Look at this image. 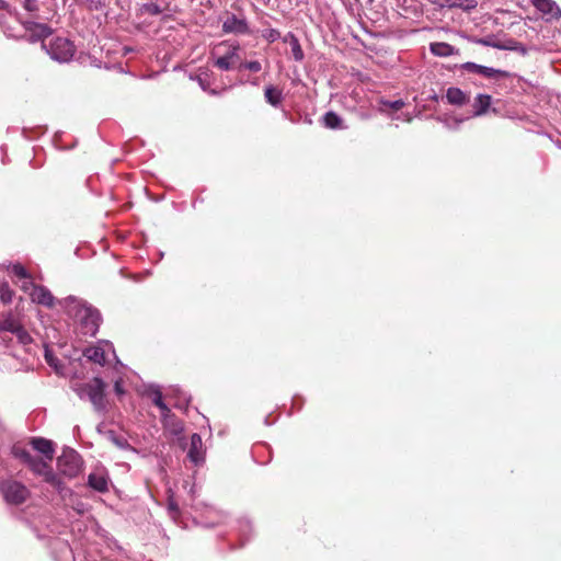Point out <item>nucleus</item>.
Returning a JSON list of instances; mask_svg holds the SVG:
<instances>
[{
	"mask_svg": "<svg viewBox=\"0 0 561 561\" xmlns=\"http://www.w3.org/2000/svg\"><path fill=\"white\" fill-rule=\"evenodd\" d=\"M264 37L268 42L273 43V42L277 41L280 37V33L277 30L270 28V30L265 31Z\"/></svg>",
	"mask_w": 561,
	"mask_h": 561,
	"instance_id": "2f4dec72",
	"label": "nucleus"
},
{
	"mask_svg": "<svg viewBox=\"0 0 561 561\" xmlns=\"http://www.w3.org/2000/svg\"><path fill=\"white\" fill-rule=\"evenodd\" d=\"M53 59L66 62L69 61L76 51V47L72 42L65 37H56L49 45L47 50Z\"/></svg>",
	"mask_w": 561,
	"mask_h": 561,
	"instance_id": "20e7f679",
	"label": "nucleus"
},
{
	"mask_svg": "<svg viewBox=\"0 0 561 561\" xmlns=\"http://www.w3.org/2000/svg\"><path fill=\"white\" fill-rule=\"evenodd\" d=\"M45 359L50 367H54L56 371H59V367H61V365H59V359L48 348L45 350Z\"/></svg>",
	"mask_w": 561,
	"mask_h": 561,
	"instance_id": "cd10ccee",
	"label": "nucleus"
},
{
	"mask_svg": "<svg viewBox=\"0 0 561 561\" xmlns=\"http://www.w3.org/2000/svg\"><path fill=\"white\" fill-rule=\"evenodd\" d=\"M106 383L99 377H94L81 387V396L88 397L95 410L103 411L106 408Z\"/></svg>",
	"mask_w": 561,
	"mask_h": 561,
	"instance_id": "f03ea898",
	"label": "nucleus"
},
{
	"mask_svg": "<svg viewBox=\"0 0 561 561\" xmlns=\"http://www.w3.org/2000/svg\"><path fill=\"white\" fill-rule=\"evenodd\" d=\"M169 510H171L173 512H178L179 511L178 504L173 500L169 501Z\"/></svg>",
	"mask_w": 561,
	"mask_h": 561,
	"instance_id": "4c0bfd02",
	"label": "nucleus"
},
{
	"mask_svg": "<svg viewBox=\"0 0 561 561\" xmlns=\"http://www.w3.org/2000/svg\"><path fill=\"white\" fill-rule=\"evenodd\" d=\"M531 4L541 13L542 19L547 22L561 19V8L554 0H531Z\"/></svg>",
	"mask_w": 561,
	"mask_h": 561,
	"instance_id": "0eeeda50",
	"label": "nucleus"
},
{
	"mask_svg": "<svg viewBox=\"0 0 561 561\" xmlns=\"http://www.w3.org/2000/svg\"><path fill=\"white\" fill-rule=\"evenodd\" d=\"M462 69L468 72L479 73L485 78H507L510 77V72L505 70L494 69L481 65H477L474 62H466L462 65Z\"/></svg>",
	"mask_w": 561,
	"mask_h": 561,
	"instance_id": "6e6552de",
	"label": "nucleus"
},
{
	"mask_svg": "<svg viewBox=\"0 0 561 561\" xmlns=\"http://www.w3.org/2000/svg\"><path fill=\"white\" fill-rule=\"evenodd\" d=\"M151 401L157 408L160 409L162 416H168L170 414L171 411L164 403L161 391H153L151 394Z\"/></svg>",
	"mask_w": 561,
	"mask_h": 561,
	"instance_id": "4be33fe9",
	"label": "nucleus"
},
{
	"mask_svg": "<svg viewBox=\"0 0 561 561\" xmlns=\"http://www.w3.org/2000/svg\"><path fill=\"white\" fill-rule=\"evenodd\" d=\"M491 105V95L479 94L473 103L474 115L480 116L486 113Z\"/></svg>",
	"mask_w": 561,
	"mask_h": 561,
	"instance_id": "6ab92c4d",
	"label": "nucleus"
},
{
	"mask_svg": "<svg viewBox=\"0 0 561 561\" xmlns=\"http://www.w3.org/2000/svg\"><path fill=\"white\" fill-rule=\"evenodd\" d=\"M323 124L330 129L342 128V119L335 112L325 113L323 116Z\"/></svg>",
	"mask_w": 561,
	"mask_h": 561,
	"instance_id": "aec40b11",
	"label": "nucleus"
},
{
	"mask_svg": "<svg viewBox=\"0 0 561 561\" xmlns=\"http://www.w3.org/2000/svg\"><path fill=\"white\" fill-rule=\"evenodd\" d=\"M12 455L14 458L19 459L22 463H26L30 460L31 453L20 445H14L12 447Z\"/></svg>",
	"mask_w": 561,
	"mask_h": 561,
	"instance_id": "5701e85b",
	"label": "nucleus"
},
{
	"mask_svg": "<svg viewBox=\"0 0 561 561\" xmlns=\"http://www.w3.org/2000/svg\"><path fill=\"white\" fill-rule=\"evenodd\" d=\"M222 31L225 33L247 34L249 33V26L245 20L239 19L234 14H231L224 22Z\"/></svg>",
	"mask_w": 561,
	"mask_h": 561,
	"instance_id": "9b49d317",
	"label": "nucleus"
},
{
	"mask_svg": "<svg viewBox=\"0 0 561 561\" xmlns=\"http://www.w3.org/2000/svg\"><path fill=\"white\" fill-rule=\"evenodd\" d=\"M36 286L37 284L33 283L31 279H25V282L21 285V289L31 296V294L34 291V287Z\"/></svg>",
	"mask_w": 561,
	"mask_h": 561,
	"instance_id": "473e14b6",
	"label": "nucleus"
},
{
	"mask_svg": "<svg viewBox=\"0 0 561 561\" xmlns=\"http://www.w3.org/2000/svg\"><path fill=\"white\" fill-rule=\"evenodd\" d=\"M114 391L117 396H121L123 394L125 391H124V388H123V385H122V381L121 380H117L114 385Z\"/></svg>",
	"mask_w": 561,
	"mask_h": 561,
	"instance_id": "c9c22d12",
	"label": "nucleus"
},
{
	"mask_svg": "<svg viewBox=\"0 0 561 561\" xmlns=\"http://www.w3.org/2000/svg\"><path fill=\"white\" fill-rule=\"evenodd\" d=\"M188 458L194 463H198L203 460L202 456V437L198 434H193L191 436V445L187 453Z\"/></svg>",
	"mask_w": 561,
	"mask_h": 561,
	"instance_id": "4468645a",
	"label": "nucleus"
},
{
	"mask_svg": "<svg viewBox=\"0 0 561 561\" xmlns=\"http://www.w3.org/2000/svg\"><path fill=\"white\" fill-rule=\"evenodd\" d=\"M264 96H265L266 102L274 107L279 106L284 99L283 91L279 88L274 87V85L265 87Z\"/></svg>",
	"mask_w": 561,
	"mask_h": 561,
	"instance_id": "2eb2a0df",
	"label": "nucleus"
},
{
	"mask_svg": "<svg viewBox=\"0 0 561 561\" xmlns=\"http://www.w3.org/2000/svg\"><path fill=\"white\" fill-rule=\"evenodd\" d=\"M14 296L13 290L10 288V286L7 283H2L0 286V299L3 304H9L12 301Z\"/></svg>",
	"mask_w": 561,
	"mask_h": 561,
	"instance_id": "393cba45",
	"label": "nucleus"
},
{
	"mask_svg": "<svg viewBox=\"0 0 561 561\" xmlns=\"http://www.w3.org/2000/svg\"><path fill=\"white\" fill-rule=\"evenodd\" d=\"M141 10L144 13H147L150 15H158L162 12L160 7L156 3H146L142 5Z\"/></svg>",
	"mask_w": 561,
	"mask_h": 561,
	"instance_id": "c756f323",
	"label": "nucleus"
},
{
	"mask_svg": "<svg viewBox=\"0 0 561 561\" xmlns=\"http://www.w3.org/2000/svg\"><path fill=\"white\" fill-rule=\"evenodd\" d=\"M24 28L26 31L28 41L32 43L44 42V39L50 36L53 33V30L47 24L32 21L25 22ZM42 47L46 48V45L42 43Z\"/></svg>",
	"mask_w": 561,
	"mask_h": 561,
	"instance_id": "423d86ee",
	"label": "nucleus"
},
{
	"mask_svg": "<svg viewBox=\"0 0 561 561\" xmlns=\"http://www.w3.org/2000/svg\"><path fill=\"white\" fill-rule=\"evenodd\" d=\"M238 50L239 46H231L229 50L226 53L228 58H230L233 61V66L241 60Z\"/></svg>",
	"mask_w": 561,
	"mask_h": 561,
	"instance_id": "7c9ffc66",
	"label": "nucleus"
},
{
	"mask_svg": "<svg viewBox=\"0 0 561 561\" xmlns=\"http://www.w3.org/2000/svg\"><path fill=\"white\" fill-rule=\"evenodd\" d=\"M214 65L218 69L227 71L233 67V61L230 58H228L227 54H225L224 56L218 57L215 60Z\"/></svg>",
	"mask_w": 561,
	"mask_h": 561,
	"instance_id": "a878e982",
	"label": "nucleus"
},
{
	"mask_svg": "<svg viewBox=\"0 0 561 561\" xmlns=\"http://www.w3.org/2000/svg\"><path fill=\"white\" fill-rule=\"evenodd\" d=\"M430 49L432 54L439 57H448L456 53V49L454 46L444 43V42H436L432 43L430 46Z\"/></svg>",
	"mask_w": 561,
	"mask_h": 561,
	"instance_id": "a211bd4d",
	"label": "nucleus"
},
{
	"mask_svg": "<svg viewBox=\"0 0 561 561\" xmlns=\"http://www.w3.org/2000/svg\"><path fill=\"white\" fill-rule=\"evenodd\" d=\"M11 272L14 276H16L20 279H32L30 273L25 270L23 265L19 263L12 265Z\"/></svg>",
	"mask_w": 561,
	"mask_h": 561,
	"instance_id": "bb28decb",
	"label": "nucleus"
},
{
	"mask_svg": "<svg viewBox=\"0 0 561 561\" xmlns=\"http://www.w3.org/2000/svg\"><path fill=\"white\" fill-rule=\"evenodd\" d=\"M31 300L47 308H53L55 306V297L50 290L43 285L34 287V291L31 294Z\"/></svg>",
	"mask_w": 561,
	"mask_h": 561,
	"instance_id": "9d476101",
	"label": "nucleus"
},
{
	"mask_svg": "<svg viewBox=\"0 0 561 561\" xmlns=\"http://www.w3.org/2000/svg\"><path fill=\"white\" fill-rule=\"evenodd\" d=\"M30 445L34 450L42 454L43 459H45L48 463L54 459L55 448L51 440L43 437H33L30 439Z\"/></svg>",
	"mask_w": 561,
	"mask_h": 561,
	"instance_id": "1a4fd4ad",
	"label": "nucleus"
},
{
	"mask_svg": "<svg viewBox=\"0 0 561 561\" xmlns=\"http://www.w3.org/2000/svg\"><path fill=\"white\" fill-rule=\"evenodd\" d=\"M88 485L100 493H105L108 491V478L103 473H90Z\"/></svg>",
	"mask_w": 561,
	"mask_h": 561,
	"instance_id": "f8f14e48",
	"label": "nucleus"
},
{
	"mask_svg": "<svg viewBox=\"0 0 561 561\" xmlns=\"http://www.w3.org/2000/svg\"><path fill=\"white\" fill-rule=\"evenodd\" d=\"M20 322L15 320L13 317L8 316L0 319V332H11L12 334L20 327Z\"/></svg>",
	"mask_w": 561,
	"mask_h": 561,
	"instance_id": "412c9836",
	"label": "nucleus"
},
{
	"mask_svg": "<svg viewBox=\"0 0 561 561\" xmlns=\"http://www.w3.org/2000/svg\"><path fill=\"white\" fill-rule=\"evenodd\" d=\"M7 8V3L4 1H0V9H5Z\"/></svg>",
	"mask_w": 561,
	"mask_h": 561,
	"instance_id": "58836bf2",
	"label": "nucleus"
},
{
	"mask_svg": "<svg viewBox=\"0 0 561 561\" xmlns=\"http://www.w3.org/2000/svg\"><path fill=\"white\" fill-rule=\"evenodd\" d=\"M0 492L4 502L9 505L20 506L31 497L30 489L21 481L7 479L0 484Z\"/></svg>",
	"mask_w": 561,
	"mask_h": 561,
	"instance_id": "f257e3e1",
	"label": "nucleus"
},
{
	"mask_svg": "<svg viewBox=\"0 0 561 561\" xmlns=\"http://www.w3.org/2000/svg\"><path fill=\"white\" fill-rule=\"evenodd\" d=\"M18 340V342L22 345H27L32 342V337L31 335L28 334V332L23 328L22 324H20V327L18 328V330H15V332L13 333Z\"/></svg>",
	"mask_w": 561,
	"mask_h": 561,
	"instance_id": "b1692460",
	"label": "nucleus"
},
{
	"mask_svg": "<svg viewBox=\"0 0 561 561\" xmlns=\"http://www.w3.org/2000/svg\"><path fill=\"white\" fill-rule=\"evenodd\" d=\"M283 41L288 43L291 49L293 57L296 61H301L305 57L304 50L300 46L299 39L293 34L288 33Z\"/></svg>",
	"mask_w": 561,
	"mask_h": 561,
	"instance_id": "dca6fc26",
	"label": "nucleus"
},
{
	"mask_svg": "<svg viewBox=\"0 0 561 561\" xmlns=\"http://www.w3.org/2000/svg\"><path fill=\"white\" fill-rule=\"evenodd\" d=\"M239 68H244V69H248L252 72H259L261 69H262V66L260 64V61L257 60H252V61H245V62H241Z\"/></svg>",
	"mask_w": 561,
	"mask_h": 561,
	"instance_id": "c85d7f7f",
	"label": "nucleus"
},
{
	"mask_svg": "<svg viewBox=\"0 0 561 561\" xmlns=\"http://www.w3.org/2000/svg\"><path fill=\"white\" fill-rule=\"evenodd\" d=\"M479 42H480L481 44L485 45V46H492V47H496V48H503V46H501L499 43L491 42L490 39H480Z\"/></svg>",
	"mask_w": 561,
	"mask_h": 561,
	"instance_id": "e433bc0d",
	"label": "nucleus"
},
{
	"mask_svg": "<svg viewBox=\"0 0 561 561\" xmlns=\"http://www.w3.org/2000/svg\"><path fill=\"white\" fill-rule=\"evenodd\" d=\"M448 103L454 105H463L468 102V96L459 88H449L446 93Z\"/></svg>",
	"mask_w": 561,
	"mask_h": 561,
	"instance_id": "f3484780",
	"label": "nucleus"
},
{
	"mask_svg": "<svg viewBox=\"0 0 561 561\" xmlns=\"http://www.w3.org/2000/svg\"><path fill=\"white\" fill-rule=\"evenodd\" d=\"M2 285V283H0V286Z\"/></svg>",
	"mask_w": 561,
	"mask_h": 561,
	"instance_id": "ea45409f",
	"label": "nucleus"
},
{
	"mask_svg": "<svg viewBox=\"0 0 561 561\" xmlns=\"http://www.w3.org/2000/svg\"><path fill=\"white\" fill-rule=\"evenodd\" d=\"M58 468L60 472L66 477H77L82 470L81 456L75 450L64 453L58 458Z\"/></svg>",
	"mask_w": 561,
	"mask_h": 561,
	"instance_id": "39448f33",
	"label": "nucleus"
},
{
	"mask_svg": "<svg viewBox=\"0 0 561 561\" xmlns=\"http://www.w3.org/2000/svg\"><path fill=\"white\" fill-rule=\"evenodd\" d=\"M383 104L389 106L394 112L400 111L405 105L402 100H397V101H392V102L388 101V102H385Z\"/></svg>",
	"mask_w": 561,
	"mask_h": 561,
	"instance_id": "72a5a7b5",
	"label": "nucleus"
},
{
	"mask_svg": "<svg viewBox=\"0 0 561 561\" xmlns=\"http://www.w3.org/2000/svg\"><path fill=\"white\" fill-rule=\"evenodd\" d=\"M35 474L42 476L45 482L49 483L57 490L62 489L61 480L53 471L51 466L43 458L31 455L30 460L25 463Z\"/></svg>",
	"mask_w": 561,
	"mask_h": 561,
	"instance_id": "7ed1b4c3",
	"label": "nucleus"
},
{
	"mask_svg": "<svg viewBox=\"0 0 561 561\" xmlns=\"http://www.w3.org/2000/svg\"><path fill=\"white\" fill-rule=\"evenodd\" d=\"M83 356L95 364L103 366L106 363V354L101 346H89L83 351Z\"/></svg>",
	"mask_w": 561,
	"mask_h": 561,
	"instance_id": "ddd939ff",
	"label": "nucleus"
},
{
	"mask_svg": "<svg viewBox=\"0 0 561 561\" xmlns=\"http://www.w3.org/2000/svg\"><path fill=\"white\" fill-rule=\"evenodd\" d=\"M24 9L30 11V12L37 11L36 0H25L24 1Z\"/></svg>",
	"mask_w": 561,
	"mask_h": 561,
	"instance_id": "f704fd0d",
	"label": "nucleus"
}]
</instances>
